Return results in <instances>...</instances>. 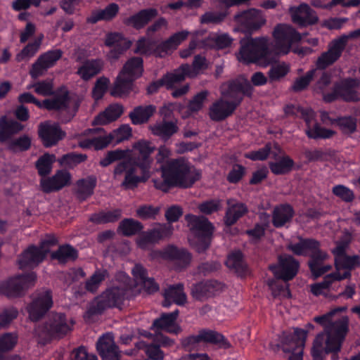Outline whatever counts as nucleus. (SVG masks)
<instances>
[{
  "instance_id": "2",
  "label": "nucleus",
  "mask_w": 360,
  "mask_h": 360,
  "mask_svg": "<svg viewBox=\"0 0 360 360\" xmlns=\"http://www.w3.org/2000/svg\"><path fill=\"white\" fill-rule=\"evenodd\" d=\"M132 148L137 151L139 157L120 162L113 171L114 179L120 181V186L124 189H134L151 176L153 162L151 154L155 146L148 141L139 140L133 144Z\"/></svg>"
},
{
  "instance_id": "38",
  "label": "nucleus",
  "mask_w": 360,
  "mask_h": 360,
  "mask_svg": "<svg viewBox=\"0 0 360 360\" xmlns=\"http://www.w3.org/2000/svg\"><path fill=\"white\" fill-rule=\"evenodd\" d=\"M103 67V63L100 59L87 60L77 69V74L81 79L88 81L98 74Z\"/></svg>"
},
{
  "instance_id": "12",
  "label": "nucleus",
  "mask_w": 360,
  "mask_h": 360,
  "mask_svg": "<svg viewBox=\"0 0 360 360\" xmlns=\"http://www.w3.org/2000/svg\"><path fill=\"white\" fill-rule=\"evenodd\" d=\"M57 243V240L53 236H46L41 241L40 246H30L24 251L18 259V264L20 269L32 268L41 262L50 248Z\"/></svg>"
},
{
  "instance_id": "18",
  "label": "nucleus",
  "mask_w": 360,
  "mask_h": 360,
  "mask_svg": "<svg viewBox=\"0 0 360 360\" xmlns=\"http://www.w3.org/2000/svg\"><path fill=\"white\" fill-rule=\"evenodd\" d=\"M278 262V264L269 266L270 270L276 278L288 281L296 276L300 265L299 262L292 256L288 255H280Z\"/></svg>"
},
{
  "instance_id": "47",
  "label": "nucleus",
  "mask_w": 360,
  "mask_h": 360,
  "mask_svg": "<svg viewBox=\"0 0 360 360\" xmlns=\"http://www.w3.org/2000/svg\"><path fill=\"white\" fill-rule=\"evenodd\" d=\"M271 68L268 72V78L270 82H278L285 77L290 70V65L285 62H271Z\"/></svg>"
},
{
  "instance_id": "59",
  "label": "nucleus",
  "mask_w": 360,
  "mask_h": 360,
  "mask_svg": "<svg viewBox=\"0 0 360 360\" xmlns=\"http://www.w3.org/2000/svg\"><path fill=\"white\" fill-rule=\"evenodd\" d=\"M129 150L117 149L114 150L108 151L105 156L101 159L100 165L102 167H107L114 162L119 160H124V159L127 157Z\"/></svg>"
},
{
  "instance_id": "19",
  "label": "nucleus",
  "mask_w": 360,
  "mask_h": 360,
  "mask_svg": "<svg viewBox=\"0 0 360 360\" xmlns=\"http://www.w3.org/2000/svg\"><path fill=\"white\" fill-rule=\"evenodd\" d=\"M112 143L110 134H107L103 128L89 130L86 137L79 139L78 145L84 149L102 150Z\"/></svg>"
},
{
  "instance_id": "61",
  "label": "nucleus",
  "mask_w": 360,
  "mask_h": 360,
  "mask_svg": "<svg viewBox=\"0 0 360 360\" xmlns=\"http://www.w3.org/2000/svg\"><path fill=\"white\" fill-rule=\"evenodd\" d=\"M306 134L311 139H328L333 136L335 131L321 127L318 124H315L313 127L309 126L306 130Z\"/></svg>"
},
{
  "instance_id": "17",
  "label": "nucleus",
  "mask_w": 360,
  "mask_h": 360,
  "mask_svg": "<svg viewBox=\"0 0 360 360\" xmlns=\"http://www.w3.org/2000/svg\"><path fill=\"white\" fill-rule=\"evenodd\" d=\"M78 106V103L70 99L67 92L57 94L53 98L46 99L42 102V108L65 112L68 114V117L65 119V122L70 120L75 116Z\"/></svg>"
},
{
  "instance_id": "15",
  "label": "nucleus",
  "mask_w": 360,
  "mask_h": 360,
  "mask_svg": "<svg viewBox=\"0 0 360 360\" xmlns=\"http://www.w3.org/2000/svg\"><path fill=\"white\" fill-rule=\"evenodd\" d=\"M307 337V331L295 328L293 334H283L282 344L283 351L290 353V360H302L303 348Z\"/></svg>"
},
{
  "instance_id": "55",
  "label": "nucleus",
  "mask_w": 360,
  "mask_h": 360,
  "mask_svg": "<svg viewBox=\"0 0 360 360\" xmlns=\"http://www.w3.org/2000/svg\"><path fill=\"white\" fill-rule=\"evenodd\" d=\"M8 150L13 152L25 151L31 146V138L28 135H23L18 139H9L5 142Z\"/></svg>"
},
{
  "instance_id": "45",
  "label": "nucleus",
  "mask_w": 360,
  "mask_h": 360,
  "mask_svg": "<svg viewBox=\"0 0 360 360\" xmlns=\"http://www.w3.org/2000/svg\"><path fill=\"white\" fill-rule=\"evenodd\" d=\"M96 185V178L94 176L77 181L75 193L78 199L84 200L90 197Z\"/></svg>"
},
{
  "instance_id": "33",
  "label": "nucleus",
  "mask_w": 360,
  "mask_h": 360,
  "mask_svg": "<svg viewBox=\"0 0 360 360\" xmlns=\"http://www.w3.org/2000/svg\"><path fill=\"white\" fill-rule=\"evenodd\" d=\"M227 205L224 222L227 226H231L247 212L248 208L245 204L234 199H229Z\"/></svg>"
},
{
  "instance_id": "57",
  "label": "nucleus",
  "mask_w": 360,
  "mask_h": 360,
  "mask_svg": "<svg viewBox=\"0 0 360 360\" xmlns=\"http://www.w3.org/2000/svg\"><path fill=\"white\" fill-rule=\"evenodd\" d=\"M107 276L108 271L106 270L102 269L96 271L86 281V290L91 292H96Z\"/></svg>"
},
{
  "instance_id": "4",
  "label": "nucleus",
  "mask_w": 360,
  "mask_h": 360,
  "mask_svg": "<svg viewBox=\"0 0 360 360\" xmlns=\"http://www.w3.org/2000/svg\"><path fill=\"white\" fill-rule=\"evenodd\" d=\"M162 179H153L154 186L164 192L172 187H191L201 176L199 170L184 158L174 159L161 167Z\"/></svg>"
},
{
  "instance_id": "11",
  "label": "nucleus",
  "mask_w": 360,
  "mask_h": 360,
  "mask_svg": "<svg viewBox=\"0 0 360 360\" xmlns=\"http://www.w3.org/2000/svg\"><path fill=\"white\" fill-rule=\"evenodd\" d=\"M360 79L356 78H345L335 82L333 91L330 93H323V98L326 102L342 99L347 102L360 101Z\"/></svg>"
},
{
  "instance_id": "20",
  "label": "nucleus",
  "mask_w": 360,
  "mask_h": 360,
  "mask_svg": "<svg viewBox=\"0 0 360 360\" xmlns=\"http://www.w3.org/2000/svg\"><path fill=\"white\" fill-rule=\"evenodd\" d=\"M349 245V240L338 241L336 248L332 251L335 256V264L337 271L340 269L351 270L357 266L360 263V257L357 255L348 256L346 255V249ZM347 272H349L347 271Z\"/></svg>"
},
{
  "instance_id": "35",
  "label": "nucleus",
  "mask_w": 360,
  "mask_h": 360,
  "mask_svg": "<svg viewBox=\"0 0 360 360\" xmlns=\"http://www.w3.org/2000/svg\"><path fill=\"white\" fill-rule=\"evenodd\" d=\"M294 215L292 207L288 204H283L274 207L272 214V223L276 228H280L290 222Z\"/></svg>"
},
{
  "instance_id": "13",
  "label": "nucleus",
  "mask_w": 360,
  "mask_h": 360,
  "mask_svg": "<svg viewBox=\"0 0 360 360\" xmlns=\"http://www.w3.org/2000/svg\"><path fill=\"white\" fill-rule=\"evenodd\" d=\"M275 44L274 51L276 54H287L293 43L298 42L302 37L292 26L286 24L277 25L273 32Z\"/></svg>"
},
{
  "instance_id": "28",
  "label": "nucleus",
  "mask_w": 360,
  "mask_h": 360,
  "mask_svg": "<svg viewBox=\"0 0 360 360\" xmlns=\"http://www.w3.org/2000/svg\"><path fill=\"white\" fill-rule=\"evenodd\" d=\"M310 257L309 265L312 274L315 276V277L321 276L331 269V265L323 264V263L328 259L329 256L327 252L321 250L320 247L310 255Z\"/></svg>"
},
{
  "instance_id": "24",
  "label": "nucleus",
  "mask_w": 360,
  "mask_h": 360,
  "mask_svg": "<svg viewBox=\"0 0 360 360\" xmlns=\"http://www.w3.org/2000/svg\"><path fill=\"white\" fill-rule=\"evenodd\" d=\"M70 181L71 175L68 172L59 170L51 177L43 178L40 184L44 192L51 193L59 191L69 185Z\"/></svg>"
},
{
  "instance_id": "34",
  "label": "nucleus",
  "mask_w": 360,
  "mask_h": 360,
  "mask_svg": "<svg viewBox=\"0 0 360 360\" xmlns=\"http://www.w3.org/2000/svg\"><path fill=\"white\" fill-rule=\"evenodd\" d=\"M350 276V272H345L342 275L338 272L330 274L324 277L322 282L311 285V292L316 296L326 295L328 292L330 285L334 281H341L349 278Z\"/></svg>"
},
{
  "instance_id": "26",
  "label": "nucleus",
  "mask_w": 360,
  "mask_h": 360,
  "mask_svg": "<svg viewBox=\"0 0 360 360\" xmlns=\"http://www.w3.org/2000/svg\"><path fill=\"white\" fill-rule=\"evenodd\" d=\"M290 13L292 21L300 26L314 25L319 20L315 11L306 4L290 8Z\"/></svg>"
},
{
  "instance_id": "9",
  "label": "nucleus",
  "mask_w": 360,
  "mask_h": 360,
  "mask_svg": "<svg viewBox=\"0 0 360 360\" xmlns=\"http://www.w3.org/2000/svg\"><path fill=\"white\" fill-rule=\"evenodd\" d=\"M130 286H114L103 292L89 304V316L101 314L106 309L120 307L124 300L126 290Z\"/></svg>"
},
{
  "instance_id": "56",
  "label": "nucleus",
  "mask_w": 360,
  "mask_h": 360,
  "mask_svg": "<svg viewBox=\"0 0 360 360\" xmlns=\"http://www.w3.org/2000/svg\"><path fill=\"white\" fill-rule=\"evenodd\" d=\"M109 134L112 144L117 145L128 140L132 136V130L129 125L122 124Z\"/></svg>"
},
{
  "instance_id": "39",
  "label": "nucleus",
  "mask_w": 360,
  "mask_h": 360,
  "mask_svg": "<svg viewBox=\"0 0 360 360\" xmlns=\"http://www.w3.org/2000/svg\"><path fill=\"white\" fill-rule=\"evenodd\" d=\"M119 9L120 7L117 4H110L103 9L93 11L86 18V22L94 24L100 20H110L117 15Z\"/></svg>"
},
{
  "instance_id": "6",
  "label": "nucleus",
  "mask_w": 360,
  "mask_h": 360,
  "mask_svg": "<svg viewBox=\"0 0 360 360\" xmlns=\"http://www.w3.org/2000/svg\"><path fill=\"white\" fill-rule=\"evenodd\" d=\"M143 60L140 57H133L128 60L117 75L110 94L114 97L127 96L132 90L133 82L142 75Z\"/></svg>"
},
{
  "instance_id": "7",
  "label": "nucleus",
  "mask_w": 360,
  "mask_h": 360,
  "mask_svg": "<svg viewBox=\"0 0 360 360\" xmlns=\"http://www.w3.org/2000/svg\"><path fill=\"white\" fill-rule=\"evenodd\" d=\"M185 219L188 223L190 233L188 241L190 245L198 252L206 250L211 241L213 226L207 219L202 216L187 214Z\"/></svg>"
},
{
  "instance_id": "21",
  "label": "nucleus",
  "mask_w": 360,
  "mask_h": 360,
  "mask_svg": "<svg viewBox=\"0 0 360 360\" xmlns=\"http://www.w3.org/2000/svg\"><path fill=\"white\" fill-rule=\"evenodd\" d=\"M63 52L60 49L49 51L41 54L32 65L30 75L37 79L45 74L47 70L53 67L62 57Z\"/></svg>"
},
{
  "instance_id": "48",
  "label": "nucleus",
  "mask_w": 360,
  "mask_h": 360,
  "mask_svg": "<svg viewBox=\"0 0 360 360\" xmlns=\"http://www.w3.org/2000/svg\"><path fill=\"white\" fill-rule=\"evenodd\" d=\"M53 259H57L60 263H65L70 261L75 260L78 257L76 249L70 245L60 246L59 248L52 252Z\"/></svg>"
},
{
  "instance_id": "51",
  "label": "nucleus",
  "mask_w": 360,
  "mask_h": 360,
  "mask_svg": "<svg viewBox=\"0 0 360 360\" xmlns=\"http://www.w3.org/2000/svg\"><path fill=\"white\" fill-rule=\"evenodd\" d=\"M294 165L293 160L288 155L282 156L275 162H269L271 171L275 174H283L290 172Z\"/></svg>"
},
{
  "instance_id": "63",
  "label": "nucleus",
  "mask_w": 360,
  "mask_h": 360,
  "mask_svg": "<svg viewBox=\"0 0 360 360\" xmlns=\"http://www.w3.org/2000/svg\"><path fill=\"white\" fill-rule=\"evenodd\" d=\"M34 89V91L44 96L51 95L53 92V86L51 80H44L27 86L28 89Z\"/></svg>"
},
{
  "instance_id": "37",
  "label": "nucleus",
  "mask_w": 360,
  "mask_h": 360,
  "mask_svg": "<svg viewBox=\"0 0 360 360\" xmlns=\"http://www.w3.org/2000/svg\"><path fill=\"white\" fill-rule=\"evenodd\" d=\"M122 113L123 107L121 105H110L104 111L99 113L92 123L95 125H105L118 119Z\"/></svg>"
},
{
  "instance_id": "25",
  "label": "nucleus",
  "mask_w": 360,
  "mask_h": 360,
  "mask_svg": "<svg viewBox=\"0 0 360 360\" xmlns=\"http://www.w3.org/2000/svg\"><path fill=\"white\" fill-rule=\"evenodd\" d=\"M39 135L46 147L56 145L65 136V133L56 123L45 122L39 124Z\"/></svg>"
},
{
  "instance_id": "8",
  "label": "nucleus",
  "mask_w": 360,
  "mask_h": 360,
  "mask_svg": "<svg viewBox=\"0 0 360 360\" xmlns=\"http://www.w3.org/2000/svg\"><path fill=\"white\" fill-rule=\"evenodd\" d=\"M74 321L63 313H51L44 324L35 329L36 334L44 340L62 338L73 328Z\"/></svg>"
},
{
  "instance_id": "3",
  "label": "nucleus",
  "mask_w": 360,
  "mask_h": 360,
  "mask_svg": "<svg viewBox=\"0 0 360 360\" xmlns=\"http://www.w3.org/2000/svg\"><path fill=\"white\" fill-rule=\"evenodd\" d=\"M253 88L250 82L238 79L221 86V98L209 108V117L212 121L220 122L231 116L242 101V95L251 96Z\"/></svg>"
},
{
  "instance_id": "64",
  "label": "nucleus",
  "mask_w": 360,
  "mask_h": 360,
  "mask_svg": "<svg viewBox=\"0 0 360 360\" xmlns=\"http://www.w3.org/2000/svg\"><path fill=\"white\" fill-rule=\"evenodd\" d=\"M336 122L345 134H352L356 129V119L351 116L340 117Z\"/></svg>"
},
{
  "instance_id": "54",
  "label": "nucleus",
  "mask_w": 360,
  "mask_h": 360,
  "mask_svg": "<svg viewBox=\"0 0 360 360\" xmlns=\"http://www.w3.org/2000/svg\"><path fill=\"white\" fill-rule=\"evenodd\" d=\"M56 160V156L49 153H45L36 162V167L40 176H45L52 169V165Z\"/></svg>"
},
{
  "instance_id": "16",
  "label": "nucleus",
  "mask_w": 360,
  "mask_h": 360,
  "mask_svg": "<svg viewBox=\"0 0 360 360\" xmlns=\"http://www.w3.org/2000/svg\"><path fill=\"white\" fill-rule=\"evenodd\" d=\"M234 20L243 32L249 33L259 30L266 22L263 13L254 8L236 14Z\"/></svg>"
},
{
  "instance_id": "36",
  "label": "nucleus",
  "mask_w": 360,
  "mask_h": 360,
  "mask_svg": "<svg viewBox=\"0 0 360 360\" xmlns=\"http://www.w3.org/2000/svg\"><path fill=\"white\" fill-rule=\"evenodd\" d=\"M158 15L155 8L143 9L127 18L124 23L139 30L143 28L149 21Z\"/></svg>"
},
{
  "instance_id": "14",
  "label": "nucleus",
  "mask_w": 360,
  "mask_h": 360,
  "mask_svg": "<svg viewBox=\"0 0 360 360\" xmlns=\"http://www.w3.org/2000/svg\"><path fill=\"white\" fill-rule=\"evenodd\" d=\"M36 278L37 276L34 272L12 278L0 285V292L9 297L21 296L34 285Z\"/></svg>"
},
{
  "instance_id": "46",
  "label": "nucleus",
  "mask_w": 360,
  "mask_h": 360,
  "mask_svg": "<svg viewBox=\"0 0 360 360\" xmlns=\"http://www.w3.org/2000/svg\"><path fill=\"white\" fill-rule=\"evenodd\" d=\"M201 342H209L217 345L219 347L224 349L231 347L230 343L220 333L213 331L202 330L198 333Z\"/></svg>"
},
{
  "instance_id": "50",
  "label": "nucleus",
  "mask_w": 360,
  "mask_h": 360,
  "mask_svg": "<svg viewBox=\"0 0 360 360\" xmlns=\"http://www.w3.org/2000/svg\"><path fill=\"white\" fill-rule=\"evenodd\" d=\"M187 66H180L173 72L166 75L162 78V82L167 89H173L176 84L185 79L187 77L184 70L188 69Z\"/></svg>"
},
{
  "instance_id": "42",
  "label": "nucleus",
  "mask_w": 360,
  "mask_h": 360,
  "mask_svg": "<svg viewBox=\"0 0 360 360\" xmlns=\"http://www.w3.org/2000/svg\"><path fill=\"white\" fill-rule=\"evenodd\" d=\"M162 257L176 261L183 267L187 266L191 261V255L187 250L172 245L168 246L163 250Z\"/></svg>"
},
{
  "instance_id": "23",
  "label": "nucleus",
  "mask_w": 360,
  "mask_h": 360,
  "mask_svg": "<svg viewBox=\"0 0 360 360\" xmlns=\"http://www.w3.org/2000/svg\"><path fill=\"white\" fill-rule=\"evenodd\" d=\"M96 348L103 360H120V352L111 334L107 333L101 337Z\"/></svg>"
},
{
  "instance_id": "30",
  "label": "nucleus",
  "mask_w": 360,
  "mask_h": 360,
  "mask_svg": "<svg viewBox=\"0 0 360 360\" xmlns=\"http://www.w3.org/2000/svg\"><path fill=\"white\" fill-rule=\"evenodd\" d=\"M221 288V285L217 281H209L193 285L191 289V294L195 300H203L217 295Z\"/></svg>"
},
{
  "instance_id": "62",
  "label": "nucleus",
  "mask_w": 360,
  "mask_h": 360,
  "mask_svg": "<svg viewBox=\"0 0 360 360\" xmlns=\"http://www.w3.org/2000/svg\"><path fill=\"white\" fill-rule=\"evenodd\" d=\"M120 229L124 236H132L140 231L143 225L133 219H126L120 223Z\"/></svg>"
},
{
  "instance_id": "41",
  "label": "nucleus",
  "mask_w": 360,
  "mask_h": 360,
  "mask_svg": "<svg viewBox=\"0 0 360 360\" xmlns=\"http://www.w3.org/2000/svg\"><path fill=\"white\" fill-rule=\"evenodd\" d=\"M152 134L166 141L178 130V127L173 122L161 121L149 127Z\"/></svg>"
},
{
  "instance_id": "40",
  "label": "nucleus",
  "mask_w": 360,
  "mask_h": 360,
  "mask_svg": "<svg viewBox=\"0 0 360 360\" xmlns=\"http://www.w3.org/2000/svg\"><path fill=\"white\" fill-rule=\"evenodd\" d=\"M320 247V243L312 238H300L299 243L290 244L288 249L297 255L309 256Z\"/></svg>"
},
{
  "instance_id": "27",
  "label": "nucleus",
  "mask_w": 360,
  "mask_h": 360,
  "mask_svg": "<svg viewBox=\"0 0 360 360\" xmlns=\"http://www.w3.org/2000/svg\"><path fill=\"white\" fill-rule=\"evenodd\" d=\"M178 316V310L169 314H162L159 319L154 320L151 328L178 334L181 331V327L176 323Z\"/></svg>"
},
{
  "instance_id": "44",
  "label": "nucleus",
  "mask_w": 360,
  "mask_h": 360,
  "mask_svg": "<svg viewBox=\"0 0 360 360\" xmlns=\"http://www.w3.org/2000/svg\"><path fill=\"white\" fill-rule=\"evenodd\" d=\"M23 126L17 121L7 120L5 117L0 119V142L4 143L11 137L22 130Z\"/></svg>"
},
{
  "instance_id": "5",
  "label": "nucleus",
  "mask_w": 360,
  "mask_h": 360,
  "mask_svg": "<svg viewBox=\"0 0 360 360\" xmlns=\"http://www.w3.org/2000/svg\"><path fill=\"white\" fill-rule=\"evenodd\" d=\"M240 48L237 55L239 61L244 63H257L266 67L272 62L269 41L266 38H244L240 40Z\"/></svg>"
},
{
  "instance_id": "43",
  "label": "nucleus",
  "mask_w": 360,
  "mask_h": 360,
  "mask_svg": "<svg viewBox=\"0 0 360 360\" xmlns=\"http://www.w3.org/2000/svg\"><path fill=\"white\" fill-rule=\"evenodd\" d=\"M155 107L152 105H139L129 112V117L134 124H141L147 122L155 112Z\"/></svg>"
},
{
  "instance_id": "10",
  "label": "nucleus",
  "mask_w": 360,
  "mask_h": 360,
  "mask_svg": "<svg viewBox=\"0 0 360 360\" xmlns=\"http://www.w3.org/2000/svg\"><path fill=\"white\" fill-rule=\"evenodd\" d=\"M359 38L360 28L333 39L328 45V50L318 58L316 62L318 68L325 69L333 65L342 56L348 41Z\"/></svg>"
},
{
  "instance_id": "1",
  "label": "nucleus",
  "mask_w": 360,
  "mask_h": 360,
  "mask_svg": "<svg viewBox=\"0 0 360 360\" xmlns=\"http://www.w3.org/2000/svg\"><path fill=\"white\" fill-rule=\"evenodd\" d=\"M345 310V307H337L323 316L314 317V321L321 324L324 330L314 340L311 347L314 360H323L329 353H333V360L337 359V353L349 331L348 317L338 315Z\"/></svg>"
},
{
  "instance_id": "53",
  "label": "nucleus",
  "mask_w": 360,
  "mask_h": 360,
  "mask_svg": "<svg viewBox=\"0 0 360 360\" xmlns=\"http://www.w3.org/2000/svg\"><path fill=\"white\" fill-rule=\"evenodd\" d=\"M121 217V210H115L108 212H100L92 214L90 220L96 224H105L114 222Z\"/></svg>"
},
{
  "instance_id": "29",
  "label": "nucleus",
  "mask_w": 360,
  "mask_h": 360,
  "mask_svg": "<svg viewBox=\"0 0 360 360\" xmlns=\"http://www.w3.org/2000/svg\"><path fill=\"white\" fill-rule=\"evenodd\" d=\"M105 44L113 47L109 53V56L117 59L121 53L129 48L131 43L119 33H110L106 36Z\"/></svg>"
},
{
  "instance_id": "22",
  "label": "nucleus",
  "mask_w": 360,
  "mask_h": 360,
  "mask_svg": "<svg viewBox=\"0 0 360 360\" xmlns=\"http://www.w3.org/2000/svg\"><path fill=\"white\" fill-rule=\"evenodd\" d=\"M52 305V296L49 290L39 293L27 307L29 318L32 321H37L44 316Z\"/></svg>"
},
{
  "instance_id": "49",
  "label": "nucleus",
  "mask_w": 360,
  "mask_h": 360,
  "mask_svg": "<svg viewBox=\"0 0 360 360\" xmlns=\"http://www.w3.org/2000/svg\"><path fill=\"white\" fill-rule=\"evenodd\" d=\"M226 264L229 269L233 270L239 275H243L247 270V265L240 251L231 252L226 259Z\"/></svg>"
},
{
  "instance_id": "60",
  "label": "nucleus",
  "mask_w": 360,
  "mask_h": 360,
  "mask_svg": "<svg viewBox=\"0 0 360 360\" xmlns=\"http://www.w3.org/2000/svg\"><path fill=\"white\" fill-rule=\"evenodd\" d=\"M159 241L158 233L154 228L142 233L137 239L138 245L142 249H146L150 245L157 243Z\"/></svg>"
},
{
  "instance_id": "58",
  "label": "nucleus",
  "mask_w": 360,
  "mask_h": 360,
  "mask_svg": "<svg viewBox=\"0 0 360 360\" xmlns=\"http://www.w3.org/2000/svg\"><path fill=\"white\" fill-rule=\"evenodd\" d=\"M43 37H39L32 43H29L16 56V60L20 62L28 60L33 57L39 49Z\"/></svg>"
},
{
  "instance_id": "52",
  "label": "nucleus",
  "mask_w": 360,
  "mask_h": 360,
  "mask_svg": "<svg viewBox=\"0 0 360 360\" xmlns=\"http://www.w3.org/2000/svg\"><path fill=\"white\" fill-rule=\"evenodd\" d=\"M157 50L158 46H155L153 41L142 37L136 41L134 51L135 53L140 55L150 56L154 54L158 56Z\"/></svg>"
},
{
  "instance_id": "31",
  "label": "nucleus",
  "mask_w": 360,
  "mask_h": 360,
  "mask_svg": "<svg viewBox=\"0 0 360 360\" xmlns=\"http://www.w3.org/2000/svg\"><path fill=\"white\" fill-rule=\"evenodd\" d=\"M189 32L186 30L176 32L172 35L168 39L158 45V57H164L165 55L175 50L177 46L184 41L188 36Z\"/></svg>"
},
{
  "instance_id": "32",
  "label": "nucleus",
  "mask_w": 360,
  "mask_h": 360,
  "mask_svg": "<svg viewBox=\"0 0 360 360\" xmlns=\"http://www.w3.org/2000/svg\"><path fill=\"white\" fill-rule=\"evenodd\" d=\"M165 300L162 305L168 307L172 303L178 305H182L186 302V295L184 292V285L182 284H176L169 285L164 292Z\"/></svg>"
}]
</instances>
